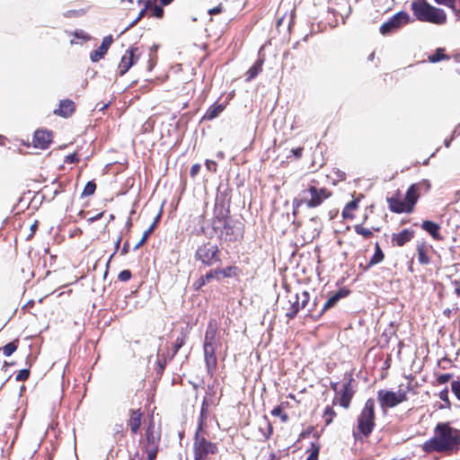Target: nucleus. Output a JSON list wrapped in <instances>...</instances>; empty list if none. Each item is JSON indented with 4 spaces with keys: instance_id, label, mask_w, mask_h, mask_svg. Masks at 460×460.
I'll list each match as a JSON object with an SVG mask.
<instances>
[{
    "instance_id": "1",
    "label": "nucleus",
    "mask_w": 460,
    "mask_h": 460,
    "mask_svg": "<svg viewBox=\"0 0 460 460\" xmlns=\"http://www.w3.org/2000/svg\"><path fill=\"white\" fill-rule=\"evenodd\" d=\"M459 445L460 430L450 427L449 423H438L434 429L433 437L421 447L426 453H442L456 450Z\"/></svg>"
},
{
    "instance_id": "2",
    "label": "nucleus",
    "mask_w": 460,
    "mask_h": 460,
    "mask_svg": "<svg viewBox=\"0 0 460 460\" xmlns=\"http://www.w3.org/2000/svg\"><path fill=\"white\" fill-rule=\"evenodd\" d=\"M411 10L420 22L444 25L447 21V13L443 9L429 4L426 0L412 2Z\"/></svg>"
},
{
    "instance_id": "3",
    "label": "nucleus",
    "mask_w": 460,
    "mask_h": 460,
    "mask_svg": "<svg viewBox=\"0 0 460 460\" xmlns=\"http://www.w3.org/2000/svg\"><path fill=\"white\" fill-rule=\"evenodd\" d=\"M330 196L331 192L325 188L319 189L315 186H309L307 189L303 190L298 196L293 199V213L295 215L298 208L302 205H305L308 208H317Z\"/></svg>"
},
{
    "instance_id": "4",
    "label": "nucleus",
    "mask_w": 460,
    "mask_h": 460,
    "mask_svg": "<svg viewBox=\"0 0 460 460\" xmlns=\"http://www.w3.org/2000/svg\"><path fill=\"white\" fill-rule=\"evenodd\" d=\"M217 325L215 321H210L208 324L203 349H204V357L205 362L208 368V373H211L217 367V357L215 352L219 346V341L217 338Z\"/></svg>"
},
{
    "instance_id": "5",
    "label": "nucleus",
    "mask_w": 460,
    "mask_h": 460,
    "mask_svg": "<svg viewBox=\"0 0 460 460\" xmlns=\"http://www.w3.org/2000/svg\"><path fill=\"white\" fill-rule=\"evenodd\" d=\"M213 229L218 233L222 239L226 241H235L241 232L238 228L232 225V222L226 217H216L212 222Z\"/></svg>"
},
{
    "instance_id": "6",
    "label": "nucleus",
    "mask_w": 460,
    "mask_h": 460,
    "mask_svg": "<svg viewBox=\"0 0 460 460\" xmlns=\"http://www.w3.org/2000/svg\"><path fill=\"white\" fill-rule=\"evenodd\" d=\"M309 293L303 291L301 294L290 295L288 299V307L286 308V316L293 319L297 313L305 308L309 302Z\"/></svg>"
},
{
    "instance_id": "7",
    "label": "nucleus",
    "mask_w": 460,
    "mask_h": 460,
    "mask_svg": "<svg viewBox=\"0 0 460 460\" xmlns=\"http://www.w3.org/2000/svg\"><path fill=\"white\" fill-rule=\"evenodd\" d=\"M375 426V414L372 405H366L358 420V432L367 437Z\"/></svg>"
},
{
    "instance_id": "8",
    "label": "nucleus",
    "mask_w": 460,
    "mask_h": 460,
    "mask_svg": "<svg viewBox=\"0 0 460 460\" xmlns=\"http://www.w3.org/2000/svg\"><path fill=\"white\" fill-rule=\"evenodd\" d=\"M332 388L335 392L332 402H350L355 392L352 378H349L343 383H335L332 385Z\"/></svg>"
},
{
    "instance_id": "9",
    "label": "nucleus",
    "mask_w": 460,
    "mask_h": 460,
    "mask_svg": "<svg viewBox=\"0 0 460 460\" xmlns=\"http://www.w3.org/2000/svg\"><path fill=\"white\" fill-rule=\"evenodd\" d=\"M199 432V430H197L194 442L195 460H203L208 455L214 454L217 451V447L205 438L200 437Z\"/></svg>"
},
{
    "instance_id": "10",
    "label": "nucleus",
    "mask_w": 460,
    "mask_h": 460,
    "mask_svg": "<svg viewBox=\"0 0 460 460\" xmlns=\"http://www.w3.org/2000/svg\"><path fill=\"white\" fill-rule=\"evenodd\" d=\"M429 188L430 184L427 180H423L420 182L411 184L409 187V189L406 191L404 200L405 203L408 205L410 212L412 211V208L419 199L420 192L421 190L428 191Z\"/></svg>"
},
{
    "instance_id": "11",
    "label": "nucleus",
    "mask_w": 460,
    "mask_h": 460,
    "mask_svg": "<svg viewBox=\"0 0 460 460\" xmlns=\"http://www.w3.org/2000/svg\"><path fill=\"white\" fill-rule=\"evenodd\" d=\"M196 255L204 264L208 266L219 261L218 248L213 244H205L199 247Z\"/></svg>"
},
{
    "instance_id": "12",
    "label": "nucleus",
    "mask_w": 460,
    "mask_h": 460,
    "mask_svg": "<svg viewBox=\"0 0 460 460\" xmlns=\"http://www.w3.org/2000/svg\"><path fill=\"white\" fill-rule=\"evenodd\" d=\"M409 19L410 16L407 13L399 12L395 13L388 22L381 25L380 32L383 35L388 34L402 25L408 23Z\"/></svg>"
},
{
    "instance_id": "13",
    "label": "nucleus",
    "mask_w": 460,
    "mask_h": 460,
    "mask_svg": "<svg viewBox=\"0 0 460 460\" xmlns=\"http://www.w3.org/2000/svg\"><path fill=\"white\" fill-rule=\"evenodd\" d=\"M137 48H130L122 56L121 60L119 64L118 69L119 75H125L129 68L137 61L138 56L136 55Z\"/></svg>"
},
{
    "instance_id": "14",
    "label": "nucleus",
    "mask_w": 460,
    "mask_h": 460,
    "mask_svg": "<svg viewBox=\"0 0 460 460\" xmlns=\"http://www.w3.org/2000/svg\"><path fill=\"white\" fill-rule=\"evenodd\" d=\"M113 41V39H112V36L111 35H109V36H106L102 39V44L101 46L93 50L91 55H90V58L93 62H97L99 61L101 58H103V56L106 54V52L108 51L109 48L111 47V43Z\"/></svg>"
},
{
    "instance_id": "15",
    "label": "nucleus",
    "mask_w": 460,
    "mask_h": 460,
    "mask_svg": "<svg viewBox=\"0 0 460 460\" xmlns=\"http://www.w3.org/2000/svg\"><path fill=\"white\" fill-rule=\"evenodd\" d=\"M51 141V133L47 130H37L34 134L33 143L34 146L40 149H45L49 146Z\"/></svg>"
},
{
    "instance_id": "16",
    "label": "nucleus",
    "mask_w": 460,
    "mask_h": 460,
    "mask_svg": "<svg viewBox=\"0 0 460 460\" xmlns=\"http://www.w3.org/2000/svg\"><path fill=\"white\" fill-rule=\"evenodd\" d=\"M380 402H402L408 400L404 394H397L394 392L381 390L378 392Z\"/></svg>"
},
{
    "instance_id": "17",
    "label": "nucleus",
    "mask_w": 460,
    "mask_h": 460,
    "mask_svg": "<svg viewBox=\"0 0 460 460\" xmlns=\"http://www.w3.org/2000/svg\"><path fill=\"white\" fill-rule=\"evenodd\" d=\"M143 414L144 413L139 409L130 411L128 424L133 434H137L138 432Z\"/></svg>"
},
{
    "instance_id": "18",
    "label": "nucleus",
    "mask_w": 460,
    "mask_h": 460,
    "mask_svg": "<svg viewBox=\"0 0 460 460\" xmlns=\"http://www.w3.org/2000/svg\"><path fill=\"white\" fill-rule=\"evenodd\" d=\"M75 111V103L70 100H62L59 102L58 109L54 113L64 118H67Z\"/></svg>"
},
{
    "instance_id": "19",
    "label": "nucleus",
    "mask_w": 460,
    "mask_h": 460,
    "mask_svg": "<svg viewBox=\"0 0 460 460\" xmlns=\"http://www.w3.org/2000/svg\"><path fill=\"white\" fill-rule=\"evenodd\" d=\"M413 237V231L410 229H403L398 234L392 235V243L397 246H403L406 243L410 242Z\"/></svg>"
},
{
    "instance_id": "20",
    "label": "nucleus",
    "mask_w": 460,
    "mask_h": 460,
    "mask_svg": "<svg viewBox=\"0 0 460 460\" xmlns=\"http://www.w3.org/2000/svg\"><path fill=\"white\" fill-rule=\"evenodd\" d=\"M387 202L389 205V208L391 211L395 213H409L410 210L408 208V205L405 203V200H401L398 198L392 197L387 199Z\"/></svg>"
},
{
    "instance_id": "21",
    "label": "nucleus",
    "mask_w": 460,
    "mask_h": 460,
    "mask_svg": "<svg viewBox=\"0 0 460 460\" xmlns=\"http://www.w3.org/2000/svg\"><path fill=\"white\" fill-rule=\"evenodd\" d=\"M421 228L428 232L434 239L441 240V234L439 233L440 226L432 221H423L421 224Z\"/></svg>"
},
{
    "instance_id": "22",
    "label": "nucleus",
    "mask_w": 460,
    "mask_h": 460,
    "mask_svg": "<svg viewBox=\"0 0 460 460\" xmlns=\"http://www.w3.org/2000/svg\"><path fill=\"white\" fill-rule=\"evenodd\" d=\"M348 294V290L341 289L338 291L336 294L332 295L323 305L322 312H324L330 309L331 307L334 306L341 298L345 297Z\"/></svg>"
},
{
    "instance_id": "23",
    "label": "nucleus",
    "mask_w": 460,
    "mask_h": 460,
    "mask_svg": "<svg viewBox=\"0 0 460 460\" xmlns=\"http://www.w3.org/2000/svg\"><path fill=\"white\" fill-rule=\"evenodd\" d=\"M146 437L147 440V447H157V443L159 441V434L155 431V428L153 425H149L146 429Z\"/></svg>"
},
{
    "instance_id": "24",
    "label": "nucleus",
    "mask_w": 460,
    "mask_h": 460,
    "mask_svg": "<svg viewBox=\"0 0 460 460\" xmlns=\"http://www.w3.org/2000/svg\"><path fill=\"white\" fill-rule=\"evenodd\" d=\"M262 64H263V60L258 59L252 66V67L246 73L248 81L252 80L261 73V71L262 69Z\"/></svg>"
},
{
    "instance_id": "25",
    "label": "nucleus",
    "mask_w": 460,
    "mask_h": 460,
    "mask_svg": "<svg viewBox=\"0 0 460 460\" xmlns=\"http://www.w3.org/2000/svg\"><path fill=\"white\" fill-rule=\"evenodd\" d=\"M223 110L224 106L222 104H214L208 109L205 118L208 119H213L217 117Z\"/></svg>"
},
{
    "instance_id": "26",
    "label": "nucleus",
    "mask_w": 460,
    "mask_h": 460,
    "mask_svg": "<svg viewBox=\"0 0 460 460\" xmlns=\"http://www.w3.org/2000/svg\"><path fill=\"white\" fill-rule=\"evenodd\" d=\"M384 260V253L378 243H376V251L372 258L370 259L367 267H372L376 264L380 263Z\"/></svg>"
},
{
    "instance_id": "27",
    "label": "nucleus",
    "mask_w": 460,
    "mask_h": 460,
    "mask_svg": "<svg viewBox=\"0 0 460 460\" xmlns=\"http://www.w3.org/2000/svg\"><path fill=\"white\" fill-rule=\"evenodd\" d=\"M358 199H354V200L349 202L342 211L343 217L344 218H352L353 217L352 212L358 208Z\"/></svg>"
},
{
    "instance_id": "28",
    "label": "nucleus",
    "mask_w": 460,
    "mask_h": 460,
    "mask_svg": "<svg viewBox=\"0 0 460 460\" xmlns=\"http://www.w3.org/2000/svg\"><path fill=\"white\" fill-rule=\"evenodd\" d=\"M443 52L444 49H438L436 53L429 56V61L431 63H437L441 60L449 59V57L445 55Z\"/></svg>"
},
{
    "instance_id": "29",
    "label": "nucleus",
    "mask_w": 460,
    "mask_h": 460,
    "mask_svg": "<svg viewBox=\"0 0 460 460\" xmlns=\"http://www.w3.org/2000/svg\"><path fill=\"white\" fill-rule=\"evenodd\" d=\"M355 232L358 234H360L364 236L365 238H370L373 235V233L371 230L363 227L361 225H356L354 226Z\"/></svg>"
},
{
    "instance_id": "30",
    "label": "nucleus",
    "mask_w": 460,
    "mask_h": 460,
    "mask_svg": "<svg viewBox=\"0 0 460 460\" xmlns=\"http://www.w3.org/2000/svg\"><path fill=\"white\" fill-rule=\"evenodd\" d=\"M438 4H442L452 9L456 16H459L456 8L455 0H434Z\"/></svg>"
},
{
    "instance_id": "31",
    "label": "nucleus",
    "mask_w": 460,
    "mask_h": 460,
    "mask_svg": "<svg viewBox=\"0 0 460 460\" xmlns=\"http://www.w3.org/2000/svg\"><path fill=\"white\" fill-rule=\"evenodd\" d=\"M154 229H155V224H152L149 226V228L144 232L141 240L136 244V246L134 247V250H137L141 245H143L145 243V242L146 241V239L148 238L150 234L154 231Z\"/></svg>"
},
{
    "instance_id": "32",
    "label": "nucleus",
    "mask_w": 460,
    "mask_h": 460,
    "mask_svg": "<svg viewBox=\"0 0 460 460\" xmlns=\"http://www.w3.org/2000/svg\"><path fill=\"white\" fill-rule=\"evenodd\" d=\"M96 184L93 181H88L84 186L82 196H91L95 192Z\"/></svg>"
},
{
    "instance_id": "33",
    "label": "nucleus",
    "mask_w": 460,
    "mask_h": 460,
    "mask_svg": "<svg viewBox=\"0 0 460 460\" xmlns=\"http://www.w3.org/2000/svg\"><path fill=\"white\" fill-rule=\"evenodd\" d=\"M17 349V346L13 342H9L3 347V354L5 357L11 356Z\"/></svg>"
},
{
    "instance_id": "34",
    "label": "nucleus",
    "mask_w": 460,
    "mask_h": 460,
    "mask_svg": "<svg viewBox=\"0 0 460 460\" xmlns=\"http://www.w3.org/2000/svg\"><path fill=\"white\" fill-rule=\"evenodd\" d=\"M418 260L420 264H428L429 259L422 247L418 248Z\"/></svg>"
},
{
    "instance_id": "35",
    "label": "nucleus",
    "mask_w": 460,
    "mask_h": 460,
    "mask_svg": "<svg viewBox=\"0 0 460 460\" xmlns=\"http://www.w3.org/2000/svg\"><path fill=\"white\" fill-rule=\"evenodd\" d=\"M451 387L456 398L460 400V376H458L456 380H454L452 382Z\"/></svg>"
},
{
    "instance_id": "36",
    "label": "nucleus",
    "mask_w": 460,
    "mask_h": 460,
    "mask_svg": "<svg viewBox=\"0 0 460 460\" xmlns=\"http://www.w3.org/2000/svg\"><path fill=\"white\" fill-rule=\"evenodd\" d=\"M271 414L273 416H278V417H280L281 420L283 422L287 421L288 420V415L286 413H283L282 412V409L280 406H278L276 408H274L272 411H271Z\"/></svg>"
},
{
    "instance_id": "37",
    "label": "nucleus",
    "mask_w": 460,
    "mask_h": 460,
    "mask_svg": "<svg viewBox=\"0 0 460 460\" xmlns=\"http://www.w3.org/2000/svg\"><path fill=\"white\" fill-rule=\"evenodd\" d=\"M184 343H185V338L183 336L178 337L176 339L175 344L173 346V351H172V357H173V356H175L177 354V352L183 346Z\"/></svg>"
},
{
    "instance_id": "38",
    "label": "nucleus",
    "mask_w": 460,
    "mask_h": 460,
    "mask_svg": "<svg viewBox=\"0 0 460 460\" xmlns=\"http://www.w3.org/2000/svg\"><path fill=\"white\" fill-rule=\"evenodd\" d=\"M207 417H208V410H207V407L205 406V404H203L202 408L200 410V420H199L198 430L202 429L204 420L207 419Z\"/></svg>"
},
{
    "instance_id": "39",
    "label": "nucleus",
    "mask_w": 460,
    "mask_h": 460,
    "mask_svg": "<svg viewBox=\"0 0 460 460\" xmlns=\"http://www.w3.org/2000/svg\"><path fill=\"white\" fill-rule=\"evenodd\" d=\"M334 415V412L332 410L331 407H327L325 409V411H324V414H323V419H324V421L326 423V425L330 424L332 420V416Z\"/></svg>"
},
{
    "instance_id": "40",
    "label": "nucleus",
    "mask_w": 460,
    "mask_h": 460,
    "mask_svg": "<svg viewBox=\"0 0 460 460\" xmlns=\"http://www.w3.org/2000/svg\"><path fill=\"white\" fill-rule=\"evenodd\" d=\"M131 272L130 270H124L122 271L119 272V276H118V279L120 280V281H123V282H126L128 280H129L131 279Z\"/></svg>"
},
{
    "instance_id": "41",
    "label": "nucleus",
    "mask_w": 460,
    "mask_h": 460,
    "mask_svg": "<svg viewBox=\"0 0 460 460\" xmlns=\"http://www.w3.org/2000/svg\"><path fill=\"white\" fill-rule=\"evenodd\" d=\"M30 372L28 369H22L16 376V380L23 381L29 377Z\"/></svg>"
},
{
    "instance_id": "42",
    "label": "nucleus",
    "mask_w": 460,
    "mask_h": 460,
    "mask_svg": "<svg viewBox=\"0 0 460 460\" xmlns=\"http://www.w3.org/2000/svg\"><path fill=\"white\" fill-rule=\"evenodd\" d=\"M231 270H232L231 267H228V268H226V269H217L216 270L218 278L220 276H222V277H229Z\"/></svg>"
},
{
    "instance_id": "43",
    "label": "nucleus",
    "mask_w": 460,
    "mask_h": 460,
    "mask_svg": "<svg viewBox=\"0 0 460 460\" xmlns=\"http://www.w3.org/2000/svg\"><path fill=\"white\" fill-rule=\"evenodd\" d=\"M313 451L308 456L306 460H318L319 447L313 445Z\"/></svg>"
},
{
    "instance_id": "44",
    "label": "nucleus",
    "mask_w": 460,
    "mask_h": 460,
    "mask_svg": "<svg viewBox=\"0 0 460 460\" xmlns=\"http://www.w3.org/2000/svg\"><path fill=\"white\" fill-rule=\"evenodd\" d=\"M206 167L208 171L210 172H216L217 170V163L215 161H212V160H207L206 163Z\"/></svg>"
},
{
    "instance_id": "45",
    "label": "nucleus",
    "mask_w": 460,
    "mask_h": 460,
    "mask_svg": "<svg viewBox=\"0 0 460 460\" xmlns=\"http://www.w3.org/2000/svg\"><path fill=\"white\" fill-rule=\"evenodd\" d=\"M201 278H204L205 279V282H208L210 279H212L214 278H218V277H217L216 270H211V271L208 272L205 276H202Z\"/></svg>"
},
{
    "instance_id": "46",
    "label": "nucleus",
    "mask_w": 460,
    "mask_h": 460,
    "mask_svg": "<svg viewBox=\"0 0 460 460\" xmlns=\"http://www.w3.org/2000/svg\"><path fill=\"white\" fill-rule=\"evenodd\" d=\"M147 455L149 460H154L156 456V447H147Z\"/></svg>"
},
{
    "instance_id": "47",
    "label": "nucleus",
    "mask_w": 460,
    "mask_h": 460,
    "mask_svg": "<svg viewBox=\"0 0 460 460\" xmlns=\"http://www.w3.org/2000/svg\"><path fill=\"white\" fill-rule=\"evenodd\" d=\"M75 36L78 39H83L84 40H90V36L83 31H75Z\"/></svg>"
},
{
    "instance_id": "48",
    "label": "nucleus",
    "mask_w": 460,
    "mask_h": 460,
    "mask_svg": "<svg viewBox=\"0 0 460 460\" xmlns=\"http://www.w3.org/2000/svg\"><path fill=\"white\" fill-rule=\"evenodd\" d=\"M199 170H200V165L199 164H193L191 166L190 172L191 177H195L199 173Z\"/></svg>"
},
{
    "instance_id": "49",
    "label": "nucleus",
    "mask_w": 460,
    "mask_h": 460,
    "mask_svg": "<svg viewBox=\"0 0 460 460\" xmlns=\"http://www.w3.org/2000/svg\"><path fill=\"white\" fill-rule=\"evenodd\" d=\"M65 161L68 164H73L78 161L76 154H71L66 156Z\"/></svg>"
},
{
    "instance_id": "50",
    "label": "nucleus",
    "mask_w": 460,
    "mask_h": 460,
    "mask_svg": "<svg viewBox=\"0 0 460 460\" xmlns=\"http://www.w3.org/2000/svg\"><path fill=\"white\" fill-rule=\"evenodd\" d=\"M164 13V10L159 6H155L153 9V15L155 17H162Z\"/></svg>"
},
{
    "instance_id": "51",
    "label": "nucleus",
    "mask_w": 460,
    "mask_h": 460,
    "mask_svg": "<svg viewBox=\"0 0 460 460\" xmlns=\"http://www.w3.org/2000/svg\"><path fill=\"white\" fill-rule=\"evenodd\" d=\"M205 284H206V282H205V279H204V278H200V279H199L195 282L194 286H195V288H196V289H199V288H200L202 286H204Z\"/></svg>"
},
{
    "instance_id": "52",
    "label": "nucleus",
    "mask_w": 460,
    "mask_h": 460,
    "mask_svg": "<svg viewBox=\"0 0 460 460\" xmlns=\"http://www.w3.org/2000/svg\"><path fill=\"white\" fill-rule=\"evenodd\" d=\"M144 13H145V9H143V10L139 13V14H138L137 18V19H136V20H135V21H134V22H132V23H131L128 28H126V30H128L130 26L135 25V24H136V23H137V22L141 19V17L144 15Z\"/></svg>"
},
{
    "instance_id": "53",
    "label": "nucleus",
    "mask_w": 460,
    "mask_h": 460,
    "mask_svg": "<svg viewBox=\"0 0 460 460\" xmlns=\"http://www.w3.org/2000/svg\"><path fill=\"white\" fill-rule=\"evenodd\" d=\"M165 365H166V361L165 359L162 360V359H158V367H159V370L160 371H163L165 367Z\"/></svg>"
},
{
    "instance_id": "54",
    "label": "nucleus",
    "mask_w": 460,
    "mask_h": 460,
    "mask_svg": "<svg viewBox=\"0 0 460 460\" xmlns=\"http://www.w3.org/2000/svg\"><path fill=\"white\" fill-rule=\"evenodd\" d=\"M221 10H222L221 6H217L215 8H213V9H210L209 10V13L210 14L219 13L221 12Z\"/></svg>"
},
{
    "instance_id": "55",
    "label": "nucleus",
    "mask_w": 460,
    "mask_h": 460,
    "mask_svg": "<svg viewBox=\"0 0 460 460\" xmlns=\"http://www.w3.org/2000/svg\"><path fill=\"white\" fill-rule=\"evenodd\" d=\"M128 249H129V244L128 243H124L122 250H121V254H123V255L127 254L128 252Z\"/></svg>"
},
{
    "instance_id": "56",
    "label": "nucleus",
    "mask_w": 460,
    "mask_h": 460,
    "mask_svg": "<svg viewBox=\"0 0 460 460\" xmlns=\"http://www.w3.org/2000/svg\"><path fill=\"white\" fill-rule=\"evenodd\" d=\"M450 378V376L449 375H442L440 377H439V380L440 382H447L448 381Z\"/></svg>"
},
{
    "instance_id": "57",
    "label": "nucleus",
    "mask_w": 460,
    "mask_h": 460,
    "mask_svg": "<svg viewBox=\"0 0 460 460\" xmlns=\"http://www.w3.org/2000/svg\"><path fill=\"white\" fill-rule=\"evenodd\" d=\"M121 243V236H119L115 242V250L117 251Z\"/></svg>"
},
{
    "instance_id": "58",
    "label": "nucleus",
    "mask_w": 460,
    "mask_h": 460,
    "mask_svg": "<svg viewBox=\"0 0 460 460\" xmlns=\"http://www.w3.org/2000/svg\"><path fill=\"white\" fill-rule=\"evenodd\" d=\"M173 0H161V4L164 5H167L171 4Z\"/></svg>"
},
{
    "instance_id": "59",
    "label": "nucleus",
    "mask_w": 460,
    "mask_h": 460,
    "mask_svg": "<svg viewBox=\"0 0 460 460\" xmlns=\"http://www.w3.org/2000/svg\"><path fill=\"white\" fill-rule=\"evenodd\" d=\"M268 460H279V459L276 457L275 454L272 453L270 455V457Z\"/></svg>"
},
{
    "instance_id": "60",
    "label": "nucleus",
    "mask_w": 460,
    "mask_h": 460,
    "mask_svg": "<svg viewBox=\"0 0 460 460\" xmlns=\"http://www.w3.org/2000/svg\"><path fill=\"white\" fill-rule=\"evenodd\" d=\"M159 219H160V216L158 215V216L155 217V221L153 222V224H155V227L156 226V224L158 223Z\"/></svg>"
},
{
    "instance_id": "61",
    "label": "nucleus",
    "mask_w": 460,
    "mask_h": 460,
    "mask_svg": "<svg viewBox=\"0 0 460 460\" xmlns=\"http://www.w3.org/2000/svg\"><path fill=\"white\" fill-rule=\"evenodd\" d=\"M131 226V220L128 219L127 222V227L129 228Z\"/></svg>"
},
{
    "instance_id": "62",
    "label": "nucleus",
    "mask_w": 460,
    "mask_h": 460,
    "mask_svg": "<svg viewBox=\"0 0 460 460\" xmlns=\"http://www.w3.org/2000/svg\"><path fill=\"white\" fill-rule=\"evenodd\" d=\"M107 106H108V104H104L102 107L100 108V110L102 111V110L105 109Z\"/></svg>"
},
{
    "instance_id": "63",
    "label": "nucleus",
    "mask_w": 460,
    "mask_h": 460,
    "mask_svg": "<svg viewBox=\"0 0 460 460\" xmlns=\"http://www.w3.org/2000/svg\"><path fill=\"white\" fill-rule=\"evenodd\" d=\"M445 145H446L447 147H448L449 146V142L446 141Z\"/></svg>"
},
{
    "instance_id": "64",
    "label": "nucleus",
    "mask_w": 460,
    "mask_h": 460,
    "mask_svg": "<svg viewBox=\"0 0 460 460\" xmlns=\"http://www.w3.org/2000/svg\"><path fill=\"white\" fill-rule=\"evenodd\" d=\"M444 397H445V394H443L441 393L440 398H442V399H444V400H445L446 398H444Z\"/></svg>"
}]
</instances>
